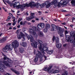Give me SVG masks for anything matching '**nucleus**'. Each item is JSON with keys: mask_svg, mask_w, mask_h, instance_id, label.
<instances>
[{"mask_svg": "<svg viewBox=\"0 0 75 75\" xmlns=\"http://www.w3.org/2000/svg\"><path fill=\"white\" fill-rule=\"evenodd\" d=\"M38 56H37V55H36L35 59H34V61L35 62H37L38 61Z\"/></svg>", "mask_w": 75, "mask_h": 75, "instance_id": "nucleus-26", "label": "nucleus"}, {"mask_svg": "<svg viewBox=\"0 0 75 75\" xmlns=\"http://www.w3.org/2000/svg\"><path fill=\"white\" fill-rule=\"evenodd\" d=\"M31 15L30 16L26 18V20H27L28 21H29V20H31V19H33V18H34V15H35V13H32Z\"/></svg>", "mask_w": 75, "mask_h": 75, "instance_id": "nucleus-14", "label": "nucleus"}, {"mask_svg": "<svg viewBox=\"0 0 75 75\" xmlns=\"http://www.w3.org/2000/svg\"><path fill=\"white\" fill-rule=\"evenodd\" d=\"M19 46V43L16 40H14L13 42L12 43V45L10 44L6 45L4 48L3 49L4 52H7L8 51H12L13 47L15 49L16 47H18Z\"/></svg>", "mask_w": 75, "mask_h": 75, "instance_id": "nucleus-1", "label": "nucleus"}, {"mask_svg": "<svg viewBox=\"0 0 75 75\" xmlns=\"http://www.w3.org/2000/svg\"><path fill=\"white\" fill-rule=\"evenodd\" d=\"M31 45L32 47H35V48H37V45L35 43L32 42L31 43Z\"/></svg>", "mask_w": 75, "mask_h": 75, "instance_id": "nucleus-25", "label": "nucleus"}, {"mask_svg": "<svg viewBox=\"0 0 75 75\" xmlns=\"http://www.w3.org/2000/svg\"><path fill=\"white\" fill-rule=\"evenodd\" d=\"M24 50L23 48H20V52L21 53H22L23 52H24Z\"/></svg>", "mask_w": 75, "mask_h": 75, "instance_id": "nucleus-29", "label": "nucleus"}, {"mask_svg": "<svg viewBox=\"0 0 75 75\" xmlns=\"http://www.w3.org/2000/svg\"><path fill=\"white\" fill-rule=\"evenodd\" d=\"M6 40L7 39H6V38L5 37L3 38L2 39L0 40V43H1L5 42V41H6Z\"/></svg>", "mask_w": 75, "mask_h": 75, "instance_id": "nucleus-24", "label": "nucleus"}, {"mask_svg": "<svg viewBox=\"0 0 75 75\" xmlns=\"http://www.w3.org/2000/svg\"><path fill=\"white\" fill-rule=\"evenodd\" d=\"M44 61L42 60V58H40V62L41 63L44 62Z\"/></svg>", "mask_w": 75, "mask_h": 75, "instance_id": "nucleus-36", "label": "nucleus"}, {"mask_svg": "<svg viewBox=\"0 0 75 75\" xmlns=\"http://www.w3.org/2000/svg\"><path fill=\"white\" fill-rule=\"evenodd\" d=\"M36 5L35 4V3L34 1H31L30 2L29 4H26L23 5L24 8V7H33V6H35Z\"/></svg>", "mask_w": 75, "mask_h": 75, "instance_id": "nucleus-5", "label": "nucleus"}, {"mask_svg": "<svg viewBox=\"0 0 75 75\" xmlns=\"http://www.w3.org/2000/svg\"><path fill=\"white\" fill-rule=\"evenodd\" d=\"M70 26L71 27V28H72V27H73V25H71Z\"/></svg>", "mask_w": 75, "mask_h": 75, "instance_id": "nucleus-61", "label": "nucleus"}, {"mask_svg": "<svg viewBox=\"0 0 75 75\" xmlns=\"http://www.w3.org/2000/svg\"><path fill=\"white\" fill-rule=\"evenodd\" d=\"M18 28H20V25H19L17 26Z\"/></svg>", "mask_w": 75, "mask_h": 75, "instance_id": "nucleus-59", "label": "nucleus"}, {"mask_svg": "<svg viewBox=\"0 0 75 75\" xmlns=\"http://www.w3.org/2000/svg\"><path fill=\"white\" fill-rule=\"evenodd\" d=\"M73 45H74V47H75V42L73 43Z\"/></svg>", "mask_w": 75, "mask_h": 75, "instance_id": "nucleus-64", "label": "nucleus"}, {"mask_svg": "<svg viewBox=\"0 0 75 75\" xmlns=\"http://www.w3.org/2000/svg\"><path fill=\"white\" fill-rule=\"evenodd\" d=\"M42 7H44L45 6H46V8H48V7H50L51 6V3H50V2L48 1H46L43 4H42Z\"/></svg>", "mask_w": 75, "mask_h": 75, "instance_id": "nucleus-11", "label": "nucleus"}, {"mask_svg": "<svg viewBox=\"0 0 75 75\" xmlns=\"http://www.w3.org/2000/svg\"><path fill=\"white\" fill-rule=\"evenodd\" d=\"M59 72V70H54V74H55L56 73H58V72Z\"/></svg>", "mask_w": 75, "mask_h": 75, "instance_id": "nucleus-41", "label": "nucleus"}, {"mask_svg": "<svg viewBox=\"0 0 75 75\" xmlns=\"http://www.w3.org/2000/svg\"><path fill=\"white\" fill-rule=\"evenodd\" d=\"M11 70L13 72L16 74H17V75H19L20 74V73L18 71H16V70H14L13 69H11Z\"/></svg>", "mask_w": 75, "mask_h": 75, "instance_id": "nucleus-21", "label": "nucleus"}, {"mask_svg": "<svg viewBox=\"0 0 75 75\" xmlns=\"http://www.w3.org/2000/svg\"><path fill=\"white\" fill-rule=\"evenodd\" d=\"M54 40L56 41V43L59 42V38L58 37H56L55 38V37L54 36L52 39L53 41H54Z\"/></svg>", "mask_w": 75, "mask_h": 75, "instance_id": "nucleus-19", "label": "nucleus"}, {"mask_svg": "<svg viewBox=\"0 0 75 75\" xmlns=\"http://www.w3.org/2000/svg\"><path fill=\"white\" fill-rule=\"evenodd\" d=\"M21 34H20L19 35H18V38L20 39H21V38H22V41H24L25 40V35H24V34H23V33L21 32Z\"/></svg>", "mask_w": 75, "mask_h": 75, "instance_id": "nucleus-9", "label": "nucleus"}, {"mask_svg": "<svg viewBox=\"0 0 75 75\" xmlns=\"http://www.w3.org/2000/svg\"><path fill=\"white\" fill-rule=\"evenodd\" d=\"M73 41H74V40H73V38H72V39H71L70 41V43H72V42H73Z\"/></svg>", "mask_w": 75, "mask_h": 75, "instance_id": "nucleus-44", "label": "nucleus"}, {"mask_svg": "<svg viewBox=\"0 0 75 75\" xmlns=\"http://www.w3.org/2000/svg\"><path fill=\"white\" fill-rule=\"evenodd\" d=\"M33 29L35 31H37V32H39V31H40V30H39V29L38 28V27L33 26Z\"/></svg>", "mask_w": 75, "mask_h": 75, "instance_id": "nucleus-23", "label": "nucleus"}, {"mask_svg": "<svg viewBox=\"0 0 75 75\" xmlns=\"http://www.w3.org/2000/svg\"><path fill=\"white\" fill-rule=\"evenodd\" d=\"M12 18L13 20V21H15V20H16V18L14 17H12Z\"/></svg>", "mask_w": 75, "mask_h": 75, "instance_id": "nucleus-49", "label": "nucleus"}, {"mask_svg": "<svg viewBox=\"0 0 75 75\" xmlns=\"http://www.w3.org/2000/svg\"><path fill=\"white\" fill-rule=\"evenodd\" d=\"M51 26L52 28V29L51 30L52 31H56L58 29L59 30L58 34L61 37H62L64 36L63 33L65 31L64 28H62L59 26H57L54 24H52L51 25Z\"/></svg>", "mask_w": 75, "mask_h": 75, "instance_id": "nucleus-2", "label": "nucleus"}, {"mask_svg": "<svg viewBox=\"0 0 75 75\" xmlns=\"http://www.w3.org/2000/svg\"><path fill=\"white\" fill-rule=\"evenodd\" d=\"M38 13L39 14V15H41V12L40 11H39L38 12Z\"/></svg>", "mask_w": 75, "mask_h": 75, "instance_id": "nucleus-56", "label": "nucleus"}, {"mask_svg": "<svg viewBox=\"0 0 75 75\" xmlns=\"http://www.w3.org/2000/svg\"><path fill=\"white\" fill-rule=\"evenodd\" d=\"M20 44L22 46H23L24 47H26L27 46V44L25 42H23L22 43V42H20Z\"/></svg>", "mask_w": 75, "mask_h": 75, "instance_id": "nucleus-20", "label": "nucleus"}, {"mask_svg": "<svg viewBox=\"0 0 75 75\" xmlns=\"http://www.w3.org/2000/svg\"><path fill=\"white\" fill-rule=\"evenodd\" d=\"M51 4H54L55 6H58V2L57 1L55 0L53 1L51 3Z\"/></svg>", "mask_w": 75, "mask_h": 75, "instance_id": "nucleus-16", "label": "nucleus"}, {"mask_svg": "<svg viewBox=\"0 0 75 75\" xmlns=\"http://www.w3.org/2000/svg\"><path fill=\"white\" fill-rule=\"evenodd\" d=\"M65 34V35H66V34H68V31H67V30H66L64 31Z\"/></svg>", "mask_w": 75, "mask_h": 75, "instance_id": "nucleus-42", "label": "nucleus"}, {"mask_svg": "<svg viewBox=\"0 0 75 75\" xmlns=\"http://www.w3.org/2000/svg\"><path fill=\"white\" fill-rule=\"evenodd\" d=\"M66 38L67 40H69L70 38H71V37L69 35H66Z\"/></svg>", "mask_w": 75, "mask_h": 75, "instance_id": "nucleus-28", "label": "nucleus"}, {"mask_svg": "<svg viewBox=\"0 0 75 75\" xmlns=\"http://www.w3.org/2000/svg\"><path fill=\"white\" fill-rule=\"evenodd\" d=\"M6 75H11V74L8 73H7L6 74Z\"/></svg>", "mask_w": 75, "mask_h": 75, "instance_id": "nucleus-60", "label": "nucleus"}, {"mask_svg": "<svg viewBox=\"0 0 75 75\" xmlns=\"http://www.w3.org/2000/svg\"><path fill=\"white\" fill-rule=\"evenodd\" d=\"M37 52L38 54H38H37L36 55H37V56H38V57H39V58H42V57H43L45 58V59H46V58H47V57H46V56L44 55H42V54H41V52L38 51H37Z\"/></svg>", "mask_w": 75, "mask_h": 75, "instance_id": "nucleus-12", "label": "nucleus"}, {"mask_svg": "<svg viewBox=\"0 0 75 75\" xmlns=\"http://www.w3.org/2000/svg\"><path fill=\"white\" fill-rule=\"evenodd\" d=\"M35 20H33L32 21V23H34V22H35Z\"/></svg>", "mask_w": 75, "mask_h": 75, "instance_id": "nucleus-63", "label": "nucleus"}, {"mask_svg": "<svg viewBox=\"0 0 75 75\" xmlns=\"http://www.w3.org/2000/svg\"><path fill=\"white\" fill-rule=\"evenodd\" d=\"M11 24H12V23H8L7 25H9L10 26V25H11Z\"/></svg>", "mask_w": 75, "mask_h": 75, "instance_id": "nucleus-57", "label": "nucleus"}, {"mask_svg": "<svg viewBox=\"0 0 75 75\" xmlns=\"http://www.w3.org/2000/svg\"><path fill=\"white\" fill-rule=\"evenodd\" d=\"M14 4H13V3H11L10 4V6H13Z\"/></svg>", "mask_w": 75, "mask_h": 75, "instance_id": "nucleus-51", "label": "nucleus"}, {"mask_svg": "<svg viewBox=\"0 0 75 75\" xmlns=\"http://www.w3.org/2000/svg\"><path fill=\"white\" fill-rule=\"evenodd\" d=\"M2 67L4 68V69H6V68H7V66H2Z\"/></svg>", "mask_w": 75, "mask_h": 75, "instance_id": "nucleus-50", "label": "nucleus"}, {"mask_svg": "<svg viewBox=\"0 0 75 75\" xmlns=\"http://www.w3.org/2000/svg\"><path fill=\"white\" fill-rule=\"evenodd\" d=\"M47 31H48V30L46 28L44 29L43 30V32L44 33H47Z\"/></svg>", "mask_w": 75, "mask_h": 75, "instance_id": "nucleus-40", "label": "nucleus"}, {"mask_svg": "<svg viewBox=\"0 0 75 75\" xmlns=\"http://www.w3.org/2000/svg\"><path fill=\"white\" fill-rule=\"evenodd\" d=\"M9 16H11V17H12L13 16V14H12L11 13H9Z\"/></svg>", "mask_w": 75, "mask_h": 75, "instance_id": "nucleus-55", "label": "nucleus"}, {"mask_svg": "<svg viewBox=\"0 0 75 75\" xmlns=\"http://www.w3.org/2000/svg\"><path fill=\"white\" fill-rule=\"evenodd\" d=\"M49 73H51V74H54V69H52V70L50 71V70L49 71Z\"/></svg>", "mask_w": 75, "mask_h": 75, "instance_id": "nucleus-31", "label": "nucleus"}, {"mask_svg": "<svg viewBox=\"0 0 75 75\" xmlns=\"http://www.w3.org/2000/svg\"><path fill=\"white\" fill-rule=\"evenodd\" d=\"M29 31L30 34H33V35H34V37L36 38H37L38 37V35L36 33L35 31L33 30L32 28H30L29 29Z\"/></svg>", "mask_w": 75, "mask_h": 75, "instance_id": "nucleus-7", "label": "nucleus"}, {"mask_svg": "<svg viewBox=\"0 0 75 75\" xmlns=\"http://www.w3.org/2000/svg\"><path fill=\"white\" fill-rule=\"evenodd\" d=\"M38 35L39 37H44V34L42 32L39 31L38 33Z\"/></svg>", "mask_w": 75, "mask_h": 75, "instance_id": "nucleus-22", "label": "nucleus"}, {"mask_svg": "<svg viewBox=\"0 0 75 75\" xmlns=\"http://www.w3.org/2000/svg\"><path fill=\"white\" fill-rule=\"evenodd\" d=\"M20 24L21 25H23V21H21L20 22Z\"/></svg>", "mask_w": 75, "mask_h": 75, "instance_id": "nucleus-48", "label": "nucleus"}, {"mask_svg": "<svg viewBox=\"0 0 75 75\" xmlns=\"http://www.w3.org/2000/svg\"><path fill=\"white\" fill-rule=\"evenodd\" d=\"M71 3L75 4V0H69V1H71Z\"/></svg>", "mask_w": 75, "mask_h": 75, "instance_id": "nucleus-32", "label": "nucleus"}, {"mask_svg": "<svg viewBox=\"0 0 75 75\" xmlns=\"http://www.w3.org/2000/svg\"><path fill=\"white\" fill-rule=\"evenodd\" d=\"M67 74H68V71H64L63 73L62 74V75H67Z\"/></svg>", "mask_w": 75, "mask_h": 75, "instance_id": "nucleus-30", "label": "nucleus"}, {"mask_svg": "<svg viewBox=\"0 0 75 75\" xmlns=\"http://www.w3.org/2000/svg\"><path fill=\"white\" fill-rule=\"evenodd\" d=\"M0 71H1V72H3V71H4V70L3 69V68L0 67Z\"/></svg>", "mask_w": 75, "mask_h": 75, "instance_id": "nucleus-38", "label": "nucleus"}, {"mask_svg": "<svg viewBox=\"0 0 75 75\" xmlns=\"http://www.w3.org/2000/svg\"><path fill=\"white\" fill-rule=\"evenodd\" d=\"M25 15L26 16H28V13L27 12H26L25 14Z\"/></svg>", "mask_w": 75, "mask_h": 75, "instance_id": "nucleus-58", "label": "nucleus"}, {"mask_svg": "<svg viewBox=\"0 0 75 75\" xmlns=\"http://www.w3.org/2000/svg\"><path fill=\"white\" fill-rule=\"evenodd\" d=\"M61 1H61L59 2V3H57V6H58V7H61V6H60V4H61V3H62V2H61Z\"/></svg>", "mask_w": 75, "mask_h": 75, "instance_id": "nucleus-34", "label": "nucleus"}, {"mask_svg": "<svg viewBox=\"0 0 75 75\" xmlns=\"http://www.w3.org/2000/svg\"><path fill=\"white\" fill-rule=\"evenodd\" d=\"M20 3L18 2H15L13 3V7H17L18 8H21L22 10H24V6L22 5H19Z\"/></svg>", "mask_w": 75, "mask_h": 75, "instance_id": "nucleus-6", "label": "nucleus"}, {"mask_svg": "<svg viewBox=\"0 0 75 75\" xmlns=\"http://www.w3.org/2000/svg\"><path fill=\"white\" fill-rule=\"evenodd\" d=\"M6 1L8 3V4H10V1L8 0H6Z\"/></svg>", "mask_w": 75, "mask_h": 75, "instance_id": "nucleus-46", "label": "nucleus"}, {"mask_svg": "<svg viewBox=\"0 0 75 75\" xmlns=\"http://www.w3.org/2000/svg\"><path fill=\"white\" fill-rule=\"evenodd\" d=\"M25 34L26 35L28 40H30V39L31 42H34V39L33 37V36H31V35H28L27 33H25Z\"/></svg>", "mask_w": 75, "mask_h": 75, "instance_id": "nucleus-10", "label": "nucleus"}, {"mask_svg": "<svg viewBox=\"0 0 75 75\" xmlns=\"http://www.w3.org/2000/svg\"><path fill=\"white\" fill-rule=\"evenodd\" d=\"M52 66H50L49 67H46L43 68L44 71H47L48 72H49V71L52 68Z\"/></svg>", "mask_w": 75, "mask_h": 75, "instance_id": "nucleus-15", "label": "nucleus"}, {"mask_svg": "<svg viewBox=\"0 0 75 75\" xmlns=\"http://www.w3.org/2000/svg\"><path fill=\"white\" fill-rule=\"evenodd\" d=\"M22 20V18H19L18 21V23H19L20 21H21Z\"/></svg>", "mask_w": 75, "mask_h": 75, "instance_id": "nucleus-39", "label": "nucleus"}, {"mask_svg": "<svg viewBox=\"0 0 75 75\" xmlns=\"http://www.w3.org/2000/svg\"><path fill=\"white\" fill-rule=\"evenodd\" d=\"M61 11H62V12H66V10H63V9H62Z\"/></svg>", "mask_w": 75, "mask_h": 75, "instance_id": "nucleus-52", "label": "nucleus"}, {"mask_svg": "<svg viewBox=\"0 0 75 75\" xmlns=\"http://www.w3.org/2000/svg\"><path fill=\"white\" fill-rule=\"evenodd\" d=\"M35 43L36 45H37L39 44L38 45L39 49H40L41 48V45L42 44V43H43L40 40H37L35 41Z\"/></svg>", "mask_w": 75, "mask_h": 75, "instance_id": "nucleus-8", "label": "nucleus"}, {"mask_svg": "<svg viewBox=\"0 0 75 75\" xmlns=\"http://www.w3.org/2000/svg\"><path fill=\"white\" fill-rule=\"evenodd\" d=\"M62 2H62L61 4H63V5H65L68 3V1H62Z\"/></svg>", "mask_w": 75, "mask_h": 75, "instance_id": "nucleus-27", "label": "nucleus"}, {"mask_svg": "<svg viewBox=\"0 0 75 75\" xmlns=\"http://www.w3.org/2000/svg\"><path fill=\"white\" fill-rule=\"evenodd\" d=\"M4 60H7L8 61L4 60L3 62V63L6 66H9V64L10 63H13V61L11 60H10L9 58L6 57H4Z\"/></svg>", "mask_w": 75, "mask_h": 75, "instance_id": "nucleus-4", "label": "nucleus"}, {"mask_svg": "<svg viewBox=\"0 0 75 75\" xmlns=\"http://www.w3.org/2000/svg\"><path fill=\"white\" fill-rule=\"evenodd\" d=\"M8 19H9L10 20V18H11L10 16H8Z\"/></svg>", "mask_w": 75, "mask_h": 75, "instance_id": "nucleus-62", "label": "nucleus"}, {"mask_svg": "<svg viewBox=\"0 0 75 75\" xmlns=\"http://www.w3.org/2000/svg\"><path fill=\"white\" fill-rule=\"evenodd\" d=\"M53 50H50L47 52V54H51L53 53Z\"/></svg>", "mask_w": 75, "mask_h": 75, "instance_id": "nucleus-33", "label": "nucleus"}, {"mask_svg": "<svg viewBox=\"0 0 75 75\" xmlns=\"http://www.w3.org/2000/svg\"><path fill=\"white\" fill-rule=\"evenodd\" d=\"M56 45L57 48L59 49L61 48V47H62V45H61V44L59 43V42L56 43Z\"/></svg>", "mask_w": 75, "mask_h": 75, "instance_id": "nucleus-17", "label": "nucleus"}, {"mask_svg": "<svg viewBox=\"0 0 75 75\" xmlns=\"http://www.w3.org/2000/svg\"><path fill=\"white\" fill-rule=\"evenodd\" d=\"M73 63H72V62H69V64H72V65H73V64H75V62L74 61H73Z\"/></svg>", "mask_w": 75, "mask_h": 75, "instance_id": "nucleus-45", "label": "nucleus"}, {"mask_svg": "<svg viewBox=\"0 0 75 75\" xmlns=\"http://www.w3.org/2000/svg\"><path fill=\"white\" fill-rule=\"evenodd\" d=\"M46 27L47 28H50V25L49 24H46Z\"/></svg>", "mask_w": 75, "mask_h": 75, "instance_id": "nucleus-35", "label": "nucleus"}, {"mask_svg": "<svg viewBox=\"0 0 75 75\" xmlns=\"http://www.w3.org/2000/svg\"><path fill=\"white\" fill-rule=\"evenodd\" d=\"M13 22L14 23L12 24V25H15L16 24V23H17V21H14Z\"/></svg>", "mask_w": 75, "mask_h": 75, "instance_id": "nucleus-43", "label": "nucleus"}, {"mask_svg": "<svg viewBox=\"0 0 75 75\" xmlns=\"http://www.w3.org/2000/svg\"><path fill=\"white\" fill-rule=\"evenodd\" d=\"M72 22H73L74 21V20H75V18L74 17L72 18Z\"/></svg>", "mask_w": 75, "mask_h": 75, "instance_id": "nucleus-47", "label": "nucleus"}, {"mask_svg": "<svg viewBox=\"0 0 75 75\" xmlns=\"http://www.w3.org/2000/svg\"><path fill=\"white\" fill-rule=\"evenodd\" d=\"M20 32V30H18L16 32V34H19Z\"/></svg>", "mask_w": 75, "mask_h": 75, "instance_id": "nucleus-37", "label": "nucleus"}, {"mask_svg": "<svg viewBox=\"0 0 75 75\" xmlns=\"http://www.w3.org/2000/svg\"><path fill=\"white\" fill-rule=\"evenodd\" d=\"M44 26H45V24L44 23H39L37 25V27L39 29H41V28H44Z\"/></svg>", "mask_w": 75, "mask_h": 75, "instance_id": "nucleus-13", "label": "nucleus"}, {"mask_svg": "<svg viewBox=\"0 0 75 75\" xmlns=\"http://www.w3.org/2000/svg\"><path fill=\"white\" fill-rule=\"evenodd\" d=\"M25 23H26V21H25L23 23V25H24L25 24Z\"/></svg>", "mask_w": 75, "mask_h": 75, "instance_id": "nucleus-53", "label": "nucleus"}, {"mask_svg": "<svg viewBox=\"0 0 75 75\" xmlns=\"http://www.w3.org/2000/svg\"><path fill=\"white\" fill-rule=\"evenodd\" d=\"M70 34L71 37H73L74 40H75V33L74 32H71Z\"/></svg>", "mask_w": 75, "mask_h": 75, "instance_id": "nucleus-18", "label": "nucleus"}, {"mask_svg": "<svg viewBox=\"0 0 75 75\" xmlns=\"http://www.w3.org/2000/svg\"><path fill=\"white\" fill-rule=\"evenodd\" d=\"M47 45V43H45L42 44L41 46V48L39 49L41 51V52L42 54H45V52L44 51H47L48 50V47H46Z\"/></svg>", "mask_w": 75, "mask_h": 75, "instance_id": "nucleus-3", "label": "nucleus"}, {"mask_svg": "<svg viewBox=\"0 0 75 75\" xmlns=\"http://www.w3.org/2000/svg\"><path fill=\"white\" fill-rule=\"evenodd\" d=\"M62 24L63 25H66L67 24V23H65V22H64L63 23H62Z\"/></svg>", "mask_w": 75, "mask_h": 75, "instance_id": "nucleus-54", "label": "nucleus"}]
</instances>
